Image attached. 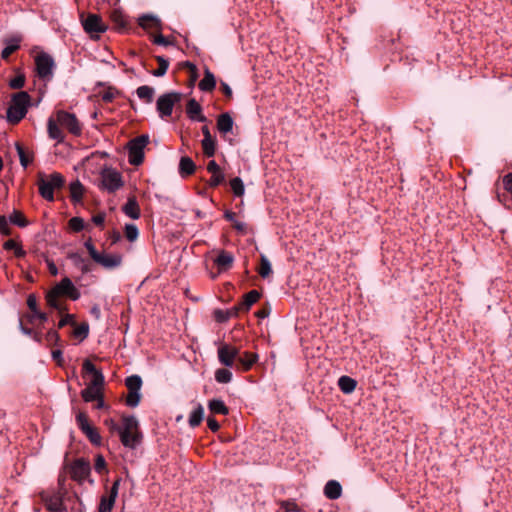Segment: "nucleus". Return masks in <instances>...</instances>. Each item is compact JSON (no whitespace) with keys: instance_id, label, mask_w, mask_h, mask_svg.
<instances>
[{"instance_id":"nucleus-1","label":"nucleus","mask_w":512,"mask_h":512,"mask_svg":"<svg viewBox=\"0 0 512 512\" xmlns=\"http://www.w3.org/2000/svg\"><path fill=\"white\" fill-rule=\"evenodd\" d=\"M31 104V97L25 91H20L12 96L7 109V121L10 124H18L27 114Z\"/></svg>"},{"instance_id":"nucleus-2","label":"nucleus","mask_w":512,"mask_h":512,"mask_svg":"<svg viewBox=\"0 0 512 512\" xmlns=\"http://www.w3.org/2000/svg\"><path fill=\"white\" fill-rule=\"evenodd\" d=\"M121 443L130 449H134L141 441L138 421L134 416L122 417V425L119 428Z\"/></svg>"},{"instance_id":"nucleus-3","label":"nucleus","mask_w":512,"mask_h":512,"mask_svg":"<svg viewBox=\"0 0 512 512\" xmlns=\"http://www.w3.org/2000/svg\"><path fill=\"white\" fill-rule=\"evenodd\" d=\"M64 183V177L58 172L50 174L48 178L40 175L37 183L39 194L45 200L52 202L54 201V190L62 188Z\"/></svg>"},{"instance_id":"nucleus-4","label":"nucleus","mask_w":512,"mask_h":512,"mask_svg":"<svg viewBox=\"0 0 512 512\" xmlns=\"http://www.w3.org/2000/svg\"><path fill=\"white\" fill-rule=\"evenodd\" d=\"M149 143L147 135H141L128 143V161L131 165L138 166L143 163L144 149Z\"/></svg>"},{"instance_id":"nucleus-5","label":"nucleus","mask_w":512,"mask_h":512,"mask_svg":"<svg viewBox=\"0 0 512 512\" xmlns=\"http://www.w3.org/2000/svg\"><path fill=\"white\" fill-rule=\"evenodd\" d=\"M182 94L178 92H169L161 95L156 102V109L159 116L164 119L172 115L174 105L180 102Z\"/></svg>"},{"instance_id":"nucleus-6","label":"nucleus","mask_w":512,"mask_h":512,"mask_svg":"<svg viewBox=\"0 0 512 512\" xmlns=\"http://www.w3.org/2000/svg\"><path fill=\"white\" fill-rule=\"evenodd\" d=\"M36 72L40 79L51 80L53 77V70L55 62L52 56L46 52H41L35 57Z\"/></svg>"},{"instance_id":"nucleus-7","label":"nucleus","mask_w":512,"mask_h":512,"mask_svg":"<svg viewBox=\"0 0 512 512\" xmlns=\"http://www.w3.org/2000/svg\"><path fill=\"white\" fill-rule=\"evenodd\" d=\"M76 423L82 433L88 438V440L96 446L101 445L102 438L94 426L89 422L88 415L85 412H78L76 415Z\"/></svg>"},{"instance_id":"nucleus-8","label":"nucleus","mask_w":512,"mask_h":512,"mask_svg":"<svg viewBox=\"0 0 512 512\" xmlns=\"http://www.w3.org/2000/svg\"><path fill=\"white\" fill-rule=\"evenodd\" d=\"M125 385L128 389L126 405L136 407L141 399L140 389L142 387V379L138 375H131L126 378Z\"/></svg>"},{"instance_id":"nucleus-9","label":"nucleus","mask_w":512,"mask_h":512,"mask_svg":"<svg viewBox=\"0 0 512 512\" xmlns=\"http://www.w3.org/2000/svg\"><path fill=\"white\" fill-rule=\"evenodd\" d=\"M123 186L121 174L115 169L106 168L101 172V187L108 192H115Z\"/></svg>"},{"instance_id":"nucleus-10","label":"nucleus","mask_w":512,"mask_h":512,"mask_svg":"<svg viewBox=\"0 0 512 512\" xmlns=\"http://www.w3.org/2000/svg\"><path fill=\"white\" fill-rule=\"evenodd\" d=\"M81 22L86 33L92 37L104 33L107 30V25L103 22L100 15L89 13L85 18L81 16Z\"/></svg>"},{"instance_id":"nucleus-11","label":"nucleus","mask_w":512,"mask_h":512,"mask_svg":"<svg viewBox=\"0 0 512 512\" xmlns=\"http://www.w3.org/2000/svg\"><path fill=\"white\" fill-rule=\"evenodd\" d=\"M56 118L59 125L66 128L71 134L75 136H79L81 134V124L74 114L60 110L56 113Z\"/></svg>"},{"instance_id":"nucleus-12","label":"nucleus","mask_w":512,"mask_h":512,"mask_svg":"<svg viewBox=\"0 0 512 512\" xmlns=\"http://www.w3.org/2000/svg\"><path fill=\"white\" fill-rule=\"evenodd\" d=\"M90 462L84 458L76 459L70 466L71 478L78 482H83L90 475Z\"/></svg>"},{"instance_id":"nucleus-13","label":"nucleus","mask_w":512,"mask_h":512,"mask_svg":"<svg viewBox=\"0 0 512 512\" xmlns=\"http://www.w3.org/2000/svg\"><path fill=\"white\" fill-rule=\"evenodd\" d=\"M239 349L235 346L222 344L217 350L219 362L226 367H234L237 360Z\"/></svg>"},{"instance_id":"nucleus-14","label":"nucleus","mask_w":512,"mask_h":512,"mask_svg":"<svg viewBox=\"0 0 512 512\" xmlns=\"http://www.w3.org/2000/svg\"><path fill=\"white\" fill-rule=\"evenodd\" d=\"M59 296H66L75 301L81 296L80 291L75 287L71 279L68 277L63 278L52 288Z\"/></svg>"},{"instance_id":"nucleus-15","label":"nucleus","mask_w":512,"mask_h":512,"mask_svg":"<svg viewBox=\"0 0 512 512\" xmlns=\"http://www.w3.org/2000/svg\"><path fill=\"white\" fill-rule=\"evenodd\" d=\"M82 369L84 373L91 374V379L88 385L93 387L103 389L104 386V375L103 373L96 369L95 365L88 359L84 360Z\"/></svg>"},{"instance_id":"nucleus-16","label":"nucleus","mask_w":512,"mask_h":512,"mask_svg":"<svg viewBox=\"0 0 512 512\" xmlns=\"http://www.w3.org/2000/svg\"><path fill=\"white\" fill-rule=\"evenodd\" d=\"M94 261L103 268L111 270L122 264V256L120 254L99 253Z\"/></svg>"},{"instance_id":"nucleus-17","label":"nucleus","mask_w":512,"mask_h":512,"mask_svg":"<svg viewBox=\"0 0 512 512\" xmlns=\"http://www.w3.org/2000/svg\"><path fill=\"white\" fill-rule=\"evenodd\" d=\"M258 361V355L256 353L252 352H244L240 355L238 354L237 357V364L235 365V368L237 370H241L243 372L249 371L253 365Z\"/></svg>"},{"instance_id":"nucleus-18","label":"nucleus","mask_w":512,"mask_h":512,"mask_svg":"<svg viewBox=\"0 0 512 512\" xmlns=\"http://www.w3.org/2000/svg\"><path fill=\"white\" fill-rule=\"evenodd\" d=\"M207 171L212 174L208 182L210 187L215 188L224 182L225 175L216 161H209Z\"/></svg>"},{"instance_id":"nucleus-19","label":"nucleus","mask_w":512,"mask_h":512,"mask_svg":"<svg viewBox=\"0 0 512 512\" xmlns=\"http://www.w3.org/2000/svg\"><path fill=\"white\" fill-rule=\"evenodd\" d=\"M186 114L188 118L192 121H198V122H206L207 118L202 113V107L201 105L195 100L190 99L188 100L186 104Z\"/></svg>"},{"instance_id":"nucleus-20","label":"nucleus","mask_w":512,"mask_h":512,"mask_svg":"<svg viewBox=\"0 0 512 512\" xmlns=\"http://www.w3.org/2000/svg\"><path fill=\"white\" fill-rule=\"evenodd\" d=\"M214 263L218 267L219 272L227 271L234 263V256L226 250H220L214 259Z\"/></svg>"},{"instance_id":"nucleus-21","label":"nucleus","mask_w":512,"mask_h":512,"mask_svg":"<svg viewBox=\"0 0 512 512\" xmlns=\"http://www.w3.org/2000/svg\"><path fill=\"white\" fill-rule=\"evenodd\" d=\"M59 298L60 296L53 289L46 294V302L48 306L56 309L60 314H63L68 310V307L65 303L61 302Z\"/></svg>"},{"instance_id":"nucleus-22","label":"nucleus","mask_w":512,"mask_h":512,"mask_svg":"<svg viewBox=\"0 0 512 512\" xmlns=\"http://www.w3.org/2000/svg\"><path fill=\"white\" fill-rule=\"evenodd\" d=\"M324 495L330 500H336L342 495V486L336 480H329L325 484Z\"/></svg>"},{"instance_id":"nucleus-23","label":"nucleus","mask_w":512,"mask_h":512,"mask_svg":"<svg viewBox=\"0 0 512 512\" xmlns=\"http://www.w3.org/2000/svg\"><path fill=\"white\" fill-rule=\"evenodd\" d=\"M124 214L131 219H138L140 217V207L135 197H129L127 202L122 207Z\"/></svg>"},{"instance_id":"nucleus-24","label":"nucleus","mask_w":512,"mask_h":512,"mask_svg":"<svg viewBox=\"0 0 512 512\" xmlns=\"http://www.w3.org/2000/svg\"><path fill=\"white\" fill-rule=\"evenodd\" d=\"M43 501L50 512H62L64 510L62 499L58 495H48L43 498Z\"/></svg>"},{"instance_id":"nucleus-25","label":"nucleus","mask_w":512,"mask_h":512,"mask_svg":"<svg viewBox=\"0 0 512 512\" xmlns=\"http://www.w3.org/2000/svg\"><path fill=\"white\" fill-rule=\"evenodd\" d=\"M47 131H48V135L51 139H54L59 143L63 142L64 134H63L62 130L59 128V123L57 122V119L56 120H54L53 118L48 119Z\"/></svg>"},{"instance_id":"nucleus-26","label":"nucleus","mask_w":512,"mask_h":512,"mask_svg":"<svg viewBox=\"0 0 512 512\" xmlns=\"http://www.w3.org/2000/svg\"><path fill=\"white\" fill-rule=\"evenodd\" d=\"M139 25L145 29H161V21L153 15H143L138 19Z\"/></svg>"},{"instance_id":"nucleus-27","label":"nucleus","mask_w":512,"mask_h":512,"mask_svg":"<svg viewBox=\"0 0 512 512\" xmlns=\"http://www.w3.org/2000/svg\"><path fill=\"white\" fill-rule=\"evenodd\" d=\"M260 296L261 294L257 290H251L243 296V301L238 305L244 312H247L260 299Z\"/></svg>"},{"instance_id":"nucleus-28","label":"nucleus","mask_w":512,"mask_h":512,"mask_svg":"<svg viewBox=\"0 0 512 512\" xmlns=\"http://www.w3.org/2000/svg\"><path fill=\"white\" fill-rule=\"evenodd\" d=\"M216 86V80L213 73L206 69L203 79L199 82V89L204 92H211Z\"/></svg>"},{"instance_id":"nucleus-29","label":"nucleus","mask_w":512,"mask_h":512,"mask_svg":"<svg viewBox=\"0 0 512 512\" xmlns=\"http://www.w3.org/2000/svg\"><path fill=\"white\" fill-rule=\"evenodd\" d=\"M217 129L220 133H229L233 129V119L228 113L219 115L217 119Z\"/></svg>"},{"instance_id":"nucleus-30","label":"nucleus","mask_w":512,"mask_h":512,"mask_svg":"<svg viewBox=\"0 0 512 512\" xmlns=\"http://www.w3.org/2000/svg\"><path fill=\"white\" fill-rule=\"evenodd\" d=\"M195 163L190 157H182L179 163V173L182 177L192 175L195 171Z\"/></svg>"},{"instance_id":"nucleus-31","label":"nucleus","mask_w":512,"mask_h":512,"mask_svg":"<svg viewBox=\"0 0 512 512\" xmlns=\"http://www.w3.org/2000/svg\"><path fill=\"white\" fill-rule=\"evenodd\" d=\"M116 498V496H113L109 492L102 495L98 506V512H111L114 507Z\"/></svg>"},{"instance_id":"nucleus-32","label":"nucleus","mask_w":512,"mask_h":512,"mask_svg":"<svg viewBox=\"0 0 512 512\" xmlns=\"http://www.w3.org/2000/svg\"><path fill=\"white\" fill-rule=\"evenodd\" d=\"M357 382L349 376H341L338 380L340 390L345 394L352 393L356 388Z\"/></svg>"},{"instance_id":"nucleus-33","label":"nucleus","mask_w":512,"mask_h":512,"mask_svg":"<svg viewBox=\"0 0 512 512\" xmlns=\"http://www.w3.org/2000/svg\"><path fill=\"white\" fill-rule=\"evenodd\" d=\"M70 189V197L71 201L74 203H78L82 200L84 194V187L80 183V181L76 180L72 182L69 186Z\"/></svg>"},{"instance_id":"nucleus-34","label":"nucleus","mask_w":512,"mask_h":512,"mask_svg":"<svg viewBox=\"0 0 512 512\" xmlns=\"http://www.w3.org/2000/svg\"><path fill=\"white\" fill-rule=\"evenodd\" d=\"M15 146H16V150H17L21 165L24 168H27L28 165L33 162V158H34L33 153L30 151H26L23 148V146L18 142L15 144Z\"/></svg>"},{"instance_id":"nucleus-35","label":"nucleus","mask_w":512,"mask_h":512,"mask_svg":"<svg viewBox=\"0 0 512 512\" xmlns=\"http://www.w3.org/2000/svg\"><path fill=\"white\" fill-rule=\"evenodd\" d=\"M102 395V390L91 385L82 390L81 396L85 402H92L99 399Z\"/></svg>"},{"instance_id":"nucleus-36","label":"nucleus","mask_w":512,"mask_h":512,"mask_svg":"<svg viewBox=\"0 0 512 512\" xmlns=\"http://www.w3.org/2000/svg\"><path fill=\"white\" fill-rule=\"evenodd\" d=\"M110 18L117 29H124L128 25L127 17L125 16V14L122 11H120L118 9H114L111 12Z\"/></svg>"},{"instance_id":"nucleus-37","label":"nucleus","mask_w":512,"mask_h":512,"mask_svg":"<svg viewBox=\"0 0 512 512\" xmlns=\"http://www.w3.org/2000/svg\"><path fill=\"white\" fill-rule=\"evenodd\" d=\"M136 93L137 96L145 103H152L155 90L148 85H143L137 88Z\"/></svg>"},{"instance_id":"nucleus-38","label":"nucleus","mask_w":512,"mask_h":512,"mask_svg":"<svg viewBox=\"0 0 512 512\" xmlns=\"http://www.w3.org/2000/svg\"><path fill=\"white\" fill-rule=\"evenodd\" d=\"M208 408L213 414L227 415L229 413L228 407L220 399L210 400L208 403Z\"/></svg>"},{"instance_id":"nucleus-39","label":"nucleus","mask_w":512,"mask_h":512,"mask_svg":"<svg viewBox=\"0 0 512 512\" xmlns=\"http://www.w3.org/2000/svg\"><path fill=\"white\" fill-rule=\"evenodd\" d=\"M204 410L202 405L198 404V406L191 412L189 416V425L192 428H195L200 425L203 420Z\"/></svg>"},{"instance_id":"nucleus-40","label":"nucleus","mask_w":512,"mask_h":512,"mask_svg":"<svg viewBox=\"0 0 512 512\" xmlns=\"http://www.w3.org/2000/svg\"><path fill=\"white\" fill-rule=\"evenodd\" d=\"M68 258L73 262V264L80 269L83 273H87L90 271L89 265H87L83 259V257L77 252H71L68 254Z\"/></svg>"},{"instance_id":"nucleus-41","label":"nucleus","mask_w":512,"mask_h":512,"mask_svg":"<svg viewBox=\"0 0 512 512\" xmlns=\"http://www.w3.org/2000/svg\"><path fill=\"white\" fill-rule=\"evenodd\" d=\"M203 153L207 157H212L216 151V140L214 137L203 139L202 142Z\"/></svg>"},{"instance_id":"nucleus-42","label":"nucleus","mask_w":512,"mask_h":512,"mask_svg":"<svg viewBox=\"0 0 512 512\" xmlns=\"http://www.w3.org/2000/svg\"><path fill=\"white\" fill-rule=\"evenodd\" d=\"M258 273L262 278H267L272 273L271 263L265 255H261L260 257Z\"/></svg>"},{"instance_id":"nucleus-43","label":"nucleus","mask_w":512,"mask_h":512,"mask_svg":"<svg viewBox=\"0 0 512 512\" xmlns=\"http://www.w3.org/2000/svg\"><path fill=\"white\" fill-rule=\"evenodd\" d=\"M155 59L158 62V68L152 74L156 77L164 76L168 70L169 62L162 56H156Z\"/></svg>"},{"instance_id":"nucleus-44","label":"nucleus","mask_w":512,"mask_h":512,"mask_svg":"<svg viewBox=\"0 0 512 512\" xmlns=\"http://www.w3.org/2000/svg\"><path fill=\"white\" fill-rule=\"evenodd\" d=\"M215 380L218 383H229L232 380V373L226 368H220L215 371Z\"/></svg>"},{"instance_id":"nucleus-45","label":"nucleus","mask_w":512,"mask_h":512,"mask_svg":"<svg viewBox=\"0 0 512 512\" xmlns=\"http://www.w3.org/2000/svg\"><path fill=\"white\" fill-rule=\"evenodd\" d=\"M230 187L235 196L241 197L244 195L245 188L241 178L235 177L230 180Z\"/></svg>"},{"instance_id":"nucleus-46","label":"nucleus","mask_w":512,"mask_h":512,"mask_svg":"<svg viewBox=\"0 0 512 512\" xmlns=\"http://www.w3.org/2000/svg\"><path fill=\"white\" fill-rule=\"evenodd\" d=\"M9 221L19 227H26L28 225L25 216L20 211L16 210L9 216Z\"/></svg>"},{"instance_id":"nucleus-47","label":"nucleus","mask_w":512,"mask_h":512,"mask_svg":"<svg viewBox=\"0 0 512 512\" xmlns=\"http://www.w3.org/2000/svg\"><path fill=\"white\" fill-rule=\"evenodd\" d=\"M120 92L114 87H108L105 91L101 93V99L105 103H111Z\"/></svg>"},{"instance_id":"nucleus-48","label":"nucleus","mask_w":512,"mask_h":512,"mask_svg":"<svg viewBox=\"0 0 512 512\" xmlns=\"http://www.w3.org/2000/svg\"><path fill=\"white\" fill-rule=\"evenodd\" d=\"M20 48L19 41L15 40L9 43L1 52V58L7 60L11 54Z\"/></svg>"},{"instance_id":"nucleus-49","label":"nucleus","mask_w":512,"mask_h":512,"mask_svg":"<svg viewBox=\"0 0 512 512\" xmlns=\"http://www.w3.org/2000/svg\"><path fill=\"white\" fill-rule=\"evenodd\" d=\"M125 237L130 241L133 242L138 238L139 232L138 228L134 224H126L125 225Z\"/></svg>"},{"instance_id":"nucleus-50","label":"nucleus","mask_w":512,"mask_h":512,"mask_svg":"<svg viewBox=\"0 0 512 512\" xmlns=\"http://www.w3.org/2000/svg\"><path fill=\"white\" fill-rule=\"evenodd\" d=\"M69 228L74 232H80L84 228V220L80 217H72L68 222Z\"/></svg>"},{"instance_id":"nucleus-51","label":"nucleus","mask_w":512,"mask_h":512,"mask_svg":"<svg viewBox=\"0 0 512 512\" xmlns=\"http://www.w3.org/2000/svg\"><path fill=\"white\" fill-rule=\"evenodd\" d=\"M94 469L98 474H103L104 472H107L106 461L101 454H98L95 458Z\"/></svg>"},{"instance_id":"nucleus-52","label":"nucleus","mask_w":512,"mask_h":512,"mask_svg":"<svg viewBox=\"0 0 512 512\" xmlns=\"http://www.w3.org/2000/svg\"><path fill=\"white\" fill-rule=\"evenodd\" d=\"M89 327L87 324L83 323L73 330V335L80 339H85L88 336Z\"/></svg>"},{"instance_id":"nucleus-53","label":"nucleus","mask_w":512,"mask_h":512,"mask_svg":"<svg viewBox=\"0 0 512 512\" xmlns=\"http://www.w3.org/2000/svg\"><path fill=\"white\" fill-rule=\"evenodd\" d=\"M25 84L24 74H18L9 81V86L12 89H21Z\"/></svg>"},{"instance_id":"nucleus-54","label":"nucleus","mask_w":512,"mask_h":512,"mask_svg":"<svg viewBox=\"0 0 512 512\" xmlns=\"http://www.w3.org/2000/svg\"><path fill=\"white\" fill-rule=\"evenodd\" d=\"M75 325V319H74V315L72 314H64L62 316V318L60 319V321L58 322V328L61 329L63 328L64 326L66 325Z\"/></svg>"},{"instance_id":"nucleus-55","label":"nucleus","mask_w":512,"mask_h":512,"mask_svg":"<svg viewBox=\"0 0 512 512\" xmlns=\"http://www.w3.org/2000/svg\"><path fill=\"white\" fill-rule=\"evenodd\" d=\"M0 233L9 236L12 233V230L8 224V220L5 216H0Z\"/></svg>"},{"instance_id":"nucleus-56","label":"nucleus","mask_w":512,"mask_h":512,"mask_svg":"<svg viewBox=\"0 0 512 512\" xmlns=\"http://www.w3.org/2000/svg\"><path fill=\"white\" fill-rule=\"evenodd\" d=\"M84 246L85 248L87 249L90 257L93 259V261L96 259L97 255L100 253L97 251V249L95 248L91 238H89L87 241H85L84 243Z\"/></svg>"},{"instance_id":"nucleus-57","label":"nucleus","mask_w":512,"mask_h":512,"mask_svg":"<svg viewBox=\"0 0 512 512\" xmlns=\"http://www.w3.org/2000/svg\"><path fill=\"white\" fill-rule=\"evenodd\" d=\"M27 306L31 310L32 313L38 311L37 298L34 294H30L27 298Z\"/></svg>"},{"instance_id":"nucleus-58","label":"nucleus","mask_w":512,"mask_h":512,"mask_svg":"<svg viewBox=\"0 0 512 512\" xmlns=\"http://www.w3.org/2000/svg\"><path fill=\"white\" fill-rule=\"evenodd\" d=\"M46 340L48 343H58L60 340V336L57 331L55 330H49L46 334Z\"/></svg>"},{"instance_id":"nucleus-59","label":"nucleus","mask_w":512,"mask_h":512,"mask_svg":"<svg viewBox=\"0 0 512 512\" xmlns=\"http://www.w3.org/2000/svg\"><path fill=\"white\" fill-rule=\"evenodd\" d=\"M503 185L505 190L512 194V173H508L503 177Z\"/></svg>"},{"instance_id":"nucleus-60","label":"nucleus","mask_w":512,"mask_h":512,"mask_svg":"<svg viewBox=\"0 0 512 512\" xmlns=\"http://www.w3.org/2000/svg\"><path fill=\"white\" fill-rule=\"evenodd\" d=\"M207 426L212 432H217L220 428L218 421L213 417H208Z\"/></svg>"},{"instance_id":"nucleus-61","label":"nucleus","mask_w":512,"mask_h":512,"mask_svg":"<svg viewBox=\"0 0 512 512\" xmlns=\"http://www.w3.org/2000/svg\"><path fill=\"white\" fill-rule=\"evenodd\" d=\"M153 42L157 45H163V46L172 44V42L170 40H168L166 37H164L162 34L155 36Z\"/></svg>"},{"instance_id":"nucleus-62","label":"nucleus","mask_w":512,"mask_h":512,"mask_svg":"<svg viewBox=\"0 0 512 512\" xmlns=\"http://www.w3.org/2000/svg\"><path fill=\"white\" fill-rule=\"evenodd\" d=\"M120 483H121V478H117V479L113 482V484H112L111 488H110L107 492H109V493H111L113 496H116V497H117V496H118V491H119Z\"/></svg>"},{"instance_id":"nucleus-63","label":"nucleus","mask_w":512,"mask_h":512,"mask_svg":"<svg viewBox=\"0 0 512 512\" xmlns=\"http://www.w3.org/2000/svg\"><path fill=\"white\" fill-rule=\"evenodd\" d=\"M92 221L95 225L101 226L103 225L105 221V214L104 213H98L92 217Z\"/></svg>"},{"instance_id":"nucleus-64","label":"nucleus","mask_w":512,"mask_h":512,"mask_svg":"<svg viewBox=\"0 0 512 512\" xmlns=\"http://www.w3.org/2000/svg\"><path fill=\"white\" fill-rule=\"evenodd\" d=\"M52 358L57 362L58 365L63 364V357H62V351L59 349L52 351Z\"/></svg>"}]
</instances>
